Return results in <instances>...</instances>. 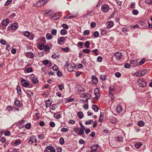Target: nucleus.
Returning a JSON list of instances; mask_svg holds the SVG:
<instances>
[{
    "label": "nucleus",
    "instance_id": "1",
    "mask_svg": "<svg viewBox=\"0 0 152 152\" xmlns=\"http://www.w3.org/2000/svg\"><path fill=\"white\" fill-rule=\"evenodd\" d=\"M65 66H66L67 67L68 70L69 72L72 71L76 68L74 64H72L71 65H70L67 62H66Z\"/></svg>",
    "mask_w": 152,
    "mask_h": 152
},
{
    "label": "nucleus",
    "instance_id": "2",
    "mask_svg": "<svg viewBox=\"0 0 152 152\" xmlns=\"http://www.w3.org/2000/svg\"><path fill=\"white\" fill-rule=\"evenodd\" d=\"M138 83L139 86L142 87H144L147 85L146 83L143 79L140 78L137 81Z\"/></svg>",
    "mask_w": 152,
    "mask_h": 152
},
{
    "label": "nucleus",
    "instance_id": "3",
    "mask_svg": "<svg viewBox=\"0 0 152 152\" xmlns=\"http://www.w3.org/2000/svg\"><path fill=\"white\" fill-rule=\"evenodd\" d=\"M49 0H40L37 3L36 5L37 7H41L45 4L48 2Z\"/></svg>",
    "mask_w": 152,
    "mask_h": 152
},
{
    "label": "nucleus",
    "instance_id": "4",
    "mask_svg": "<svg viewBox=\"0 0 152 152\" xmlns=\"http://www.w3.org/2000/svg\"><path fill=\"white\" fill-rule=\"evenodd\" d=\"M21 83L22 86L24 87H27L30 85L28 81L23 79L22 80Z\"/></svg>",
    "mask_w": 152,
    "mask_h": 152
},
{
    "label": "nucleus",
    "instance_id": "5",
    "mask_svg": "<svg viewBox=\"0 0 152 152\" xmlns=\"http://www.w3.org/2000/svg\"><path fill=\"white\" fill-rule=\"evenodd\" d=\"M109 7L107 4L103 5L102 6V10L104 12H107L109 10Z\"/></svg>",
    "mask_w": 152,
    "mask_h": 152
},
{
    "label": "nucleus",
    "instance_id": "6",
    "mask_svg": "<svg viewBox=\"0 0 152 152\" xmlns=\"http://www.w3.org/2000/svg\"><path fill=\"white\" fill-rule=\"evenodd\" d=\"M45 150L48 152H55V148L52 146L46 147Z\"/></svg>",
    "mask_w": 152,
    "mask_h": 152
},
{
    "label": "nucleus",
    "instance_id": "7",
    "mask_svg": "<svg viewBox=\"0 0 152 152\" xmlns=\"http://www.w3.org/2000/svg\"><path fill=\"white\" fill-rule=\"evenodd\" d=\"M94 94L95 96L94 97L95 100H97L98 98L100 96V94L99 88H96L94 90Z\"/></svg>",
    "mask_w": 152,
    "mask_h": 152
},
{
    "label": "nucleus",
    "instance_id": "8",
    "mask_svg": "<svg viewBox=\"0 0 152 152\" xmlns=\"http://www.w3.org/2000/svg\"><path fill=\"white\" fill-rule=\"evenodd\" d=\"M114 93V88L113 87H110L109 88V93L110 94L112 95L111 96L112 100H113L114 99V97L113 96V95Z\"/></svg>",
    "mask_w": 152,
    "mask_h": 152
},
{
    "label": "nucleus",
    "instance_id": "9",
    "mask_svg": "<svg viewBox=\"0 0 152 152\" xmlns=\"http://www.w3.org/2000/svg\"><path fill=\"white\" fill-rule=\"evenodd\" d=\"M37 141V139L36 137L34 136H32L30 137L28 142L29 143L32 144L34 143H36Z\"/></svg>",
    "mask_w": 152,
    "mask_h": 152
},
{
    "label": "nucleus",
    "instance_id": "10",
    "mask_svg": "<svg viewBox=\"0 0 152 152\" xmlns=\"http://www.w3.org/2000/svg\"><path fill=\"white\" fill-rule=\"evenodd\" d=\"M114 56L115 57L116 60L118 61L121 59L122 54L121 53L118 52L114 54Z\"/></svg>",
    "mask_w": 152,
    "mask_h": 152
},
{
    "label": "nucleus",
    "instance_id": "11",
    "mask_svg": "<svg viewBox=\"0 0 152 152\" xmlns=\"http://www.w3.org/2000/svg\"><path fill=\"white\" fill-rule=\"evenodd\" d=\"M59 16L58 15V13H55L53 15L50 16V18L53 20H56L59 18Z\"/></svg>",
    "mask_w": 152,
    "mask_h": 152
},
{
    "label": "nucleus",
    "instance_id": "12",
    "mask_svg": "<svg viewBox=\"0 0 152 152\" xmlns=\"http://www.w3.org/2000/svg\"><path fill=\"white\" fill-rule=\"evenodd\" d=\"M77 15V13L76 12L74 14H72V15L69 16V15L64 16V19H70L72 18H74Z\"/></svg>",
    "mask_w": 152,
    "mask_h": 152
},
{
    "label": "nucleus",
    "instance_id": "13",
    "mask_svg": "<svg viewBox=\"0 0 152 152\" xmlns=\"http://www.w3.org/2000/svg\"><path fill=\"white\" fill-rule=\"evenodd\" d=\"M26 56L27 57L32 58L34 57V54L31 52H27L26 53Z\"/></svg>",
    "mask_w": 152,
    "mask_h": 152
},
{
    "label": "nucleus",
    "instance_id": "14",
    "mask_svg": "<svg viewBox=\"0 0 152 152\" xmlns=\"http://www.w3.org/2000/svg\"><path fill=\"white\" fill-rule=\"evenodd\" d=\"M123 110L122 107L120 106H117L116 108V111L118 113H121Z\"/></svg>",
    "mask_w": 152,
    "mask_h": 152
},
{
    "label": "nucleus",
    "instance_id": "15",
    "mask_svg": "<svg viewBox=\"0 0 152 152\" xmlns=\"http://www.w3.org/2000/svg\"><path fill=\"white\" fill-rule=\"evenodd\" d=\"M137 62L135 61L132 60L131 61L130 66L132 67H135L138 65Z\"/></svg>",
    "mask_w": 152,
    "mask_h": 152
},
{
    "label": "nucleus",
    "instance_id": "16",
    "mask_svg": "<svg viewBox=\"0 0 152 152\" xmlns=\"http://www.w3.org/2000/svg\"><path fill=\"white\" fill-rule=\"evenodd\" d=\"M85 129L80 128L78 132L77 133L78 135L80 136L82 135L84 133V130Z\"/></svg>",
    "mask_w": 152,
    "mask_h": 152
},
{
    "label": "nucleus",
    "instance_id": "17",
    "mask_svg": "<svg viewBox=\"0 0 152 152\" xmlns=\"http://www.w3.org/2000/svg\"><path fill=\"white\" fill-rule=\"evenodd\" d=\"M142 145V144L141 142H138L135 144V146L136 148L139 149L141 147Z\"/></svg>",
    "mask_w": 152,
    "mask_h": 152
},
{
    "label": "nucleus",
    "instance_id": "18",
    "mask_svg": "<svg viewBox=\"0 0 152 152\" xmlns=\"http://www.w3.org/2000/svg\"><path fill=\"white\" fill-rule=\"evenodd\" d=\"M92 81L94 84H96L98 83L97 78L94 76H92Z\"/></svg>",
    "mask_w": 152,
    "mask_h": 152
},
{
    "label": "nucleus",
    "instance_id": "19",
    "mask_svg": "<svg viewBox=\"0 0 152 152\" xmlns=\"http://www.w3.org/2000/svg\"><path fill=\"white\" fill-rule=\"evenodd\" d=\"M65 37H61L58 41V43L59 44H63L64 43L63 42L65 40Z\"/></svg>",
    "mask_w": 152,
    "mask_h": 152
},
{
    "label": "nucleus",
    "instance_id": "20",
    "mask_svg": "<svg viewBox=\"0 0 152 152\" xmlns=\"http://www.w3.org/2000/svg\"><path fill=\"white\" fill-rule=\"evenodd\" d=\"M31 79L32 82L36 84L38 82V80H37V78L36 77H31Z\"/></svg>",
    "mask_w": 152,
    "mask_h": 152
},
{
    "label": "nucleus",
    "instance_id": "21",
    "mask_svg": "<svg viewBox=\"0 0 152 152\" xmlns=\"http://www.w3.org/2000/svg\"><path fill=\"white\" fill-rule=\"evenodd\" d=\"M107 27L108 28H110L114 25V23L113 22H109L107 23Z\"/></svg>",
    "mask_w": 152,
    "mask_h": 152
},
{
    "label": "nucleus",
    "instance_id": "22",
    "mask_svg": "<svg viewBox=\"0 0 152 152\" xmlns=\"http://www.w3.org/2000/svg\"><path fill=\"white\" fill-rule=\"evenodd\" d=\"M9 20L7 19H4L2 21V25L3 26L7 25L9 23Z\"/></svg>",
    "mask_w": 152,
    "mask_h": 152
},
{
    "label": "nucleus",
    "instance_id": "23",
    "mask_svg": "<svg viewBox=\"0 0 152 152\" xmlns=\"http://www.w3.org/2000/svg\"><path fill=\"white\" fill-rule=\"evenodd\" d=\"M54 12V11L53 10H50L49 11H48V12H47V11H45V14L47 15V16L51 15Z\"/></svg>",
    "mask_w": 152,
    "mask_h": 152
},
{
    "label": "nucleus",
    "instance_id": "24",
    "mask_svg": "<svg viewBox=\"0 0 152 152\" xmlns=\"http://www.w3.org/2000/svg\"><path fill=\"white\" fill-rule=\"evenodd\" d=\"M18 28V24L16 23H14L11 25V28L12 29L15 30Z\"/></svg>",
    "mask_w": 152,
    "mask_h": 152
},
{
    "label": "nucleus",
    "instance_id": "25",
    "mask_svg": "<svg viewBox=\"0 0 152 152\" xmlns=\"http://www.w3.org/2000/svg\"><path fill=\"white\" fill-rule=\"evenodd\" d=\"M21 142V140L20 139H18L16 141L14 142L15 146H16L19 145Z\"/></svg>",
    "mask_w": 152,
    "mask_h": 152
},
{
    "label": "nucleus",
    "instance_id": "26",
    "mask_svg": "<svg viewBox=\"0 0 152 152\" xmlns=\"http://www.w3.org/2000/svg\"><path fill=\"white\" fill-rule=\"evenodd\" d=\"M104 116V113H101L100 116L99 118V122H102L103 121V116Z\"/></svg>",
    "mask_w": 152,
    "mask_h": 152
},
{
    "label": "nucleus",
    "instance_id": "27",
    "mask_svg": "<svg viewBox=\"0 0 152 152\" xmlns=\"http://www.w3.org/2000/svg\"><path fill=\"white\" fill-rule=\"evenodd\" d=\"M92 108L95 112H97L99 110L97 106L95 105H92Z\"/></svg>",
    "mask_w": 152,
    "mask_h": 152
},
{
    "label": "nucleus",
    "instance_id": "28",
    "mask_svg": "<svg viewBox=\"0 0 152 152\" xmlns=\"http://www.w3.org/2000/svg\"><path fill=\"white\" fill-rule=\"evenodd\" d=\"M52 38L51 34L50 33H48L46 35V38L48 40H50Z\"/></svg>",
    "mask_w": 152,
    "mask_h": 152
},
{
    "label": "nucleus",
    "instance_id": "29",
    "mask_svg": "<svg viewBox=\"0 0 152 152\" xmlns=\"http://www.w3.org/2000/svg\"><path fill=\"white\" fill-rule=\"evenodd\" d=\"M99 146L98 145H95L91 147V149L92 150L94 151H95L97 148Z\"/></svg>",
    "mask_w": 152,
    "mask_h": 152
},
{
    "label": "nucleus",
    "instance_id": "30",
    "mask_svg": "<svg viewBox=\"0 0 152 152\" xmlns=\"http://www.w3.org/2000/svg\"><path fill=\"white\" fill-rule=\"evenodd\" d=\"M78 117L80 119L82 118L83 117V113L81 111L78 112L77 114Z\"/></svg>",
    "mask_w": 152,
    "mask_h": 152
},
{
    "label": "nucleus",
    "instance_id": "31",
    "mask_svg": "<svg viewBox=\"0 0 152 152\" xmlns=\"http://www.w3.org/2000/svg\"><path fill=\"white\" fill-rule=\"evenodd\" d=\"M59 55L54 53L53 55H52L51 57L53 58L54 59H57L59 58Z\"/></svg>",
    "mask_w": 152,
    "mask_h": 152
},
{
    "label": "nucleus",
    "instance_id": "32",
    "mask_svg": "<svg viewBox=\"0 0 152 152\" xmlns=\"http://www.w3.org/2000/svg\"><path fill=\"white\" fill-rule=\"evenodd\" d=\"M51 102L49 100H47L45 102L46 107H49L51 105Z\"/></svg>",
    "mask_w": 152,
    "mask_h": 152
},
{
    "label": "nucleus",
    "instance_id": "33",
    "mask_svg": "<svg viewBox=\"0 0 152 152\" xmlns=\"http://www.w3.org/2000/svg\"><path fill=\"white\" fill-rule=\"evenodd\" d=\"M144 123L142 121H140L137 123V125L140 126H144Z\"/></svg>",
    "mask_w": 152,
    "mask_h": 152
},
{
    "label": "nucleus",
    "instance_id": "34",
    "mask_svg": "<svg viewBox=\"0 0 152 152\" xmlns=\"http://www.w3.org/2000/svg\"><path fill=\"white\" fill-rule=\"evenodd\" d=\"M59 143L61 145H63L64 143V138L63 137H61L59 141Z\"/></svg>",
    "mask_w": 152,
    "mask_h": 152
},
{
    "label": "nucleus",
    "instance_id": "35",
    "mask_svg": "<svg viewBox=\"0 0 152 152\" xmlns=\"http://www.w3.org/2000/svg\"><path fill=\"white\" fill-rule=\"evenodd\" d=\"M54 118L56 119H59L61 118V115L60 114L55 113L54 115Z\"/></svg>",
    "mask_w": 152,
    "mask_h": 152
},
{
    "label": "nucleus",
    "instance_id": "36",
    "mask_svg": "<svg viewBox=\"0 0 152 152\" xmlns=\"http://www.w3.org/2000/svg\"><path fill=\"white\" fill-rule=\"evenodd\" d=\"M16 89L18 93L19 94H20L21 93V90L20 87L19 86H17L16 88Z\"/></svg>",
    "mask_w": 152,
    "mask_h": 152
},
{
    "label": "nucleus",
    "instance_id": "37",
    "mask_svg": "<svg viewBox=\"0 0 152 152\" xmlns=\"http://www.w3.org/2000/svg\"><path fill=\"white\" fill-rule=\"evenodd\" d=\"M99 33L98 31H95L93 34V35L95 38L97 37H99Z\"/></svg>",
    "mask_w": 152,
    "mask_h": 152
},
{
    "label": "nucleus",
    "instance_id": "38",
    "mask_svg": "<svg viewBox=\"0 0 152 152\" xmlns=\"http://www.w3.org/2000/svg\"><path fill=\"white\" fill-rule=\"evenodd\" d=\"M20 102L19 100H16L15 101V104L17 107H19Z\"/></svg>",
    "mask_w": 152,
    "mask_h": 152
},
{
    "label": "nucleus",
    "instance_id": "39",
    "mask_svg": "<svg viewBox=\"0 0 152 152\" xmlns=\"http://www.w3.org/2000/svg\"><path fill=\"white\" fill-rule=\"evenodd\" d=\"M67 31L64 29H62L61 31V34L62 35H64L66 34Z\"/></svg>",
    "mask_w": 152,
    "mask_h": 152
},
{
    "label": "nucleus",
    "instance_id": "40",
    "mask_svg": "<svg viewBox=\"0 0 152 152\" xmlns=\"http://www.w3.org/2000/svg\"><path fill=\"white\" fill-rule=\"evenodd\" d=\"M58 87L60 90H62L64 88V85L63 84H60L58 86Z\"/></svg>",
    "mask_w": 152,
    "mask_h": 152
},
{
    "label": "nucleus",
    "instance_id": "41",
    "mask_svg": "<svg viewBox=\"0 0 152 152\" xmlns=\"http://www.w3.org/2000/svg\"><path fill=\"white\" fill-rule=\"evenodd\" d=\"M89 33L90 31L88 30H85L83 32V34L84 35H86L89 34Z\"/></svg>",
    "mask_w": 152,
    "mask_h": 152
},
{
    "label": "nucleus",
    "instance_id": "42",
    "mask_svg": "<svg viewBox=\"0 0 152 152\" xmlns=\"http://www.w3.org/2000/svg\"><path fill=\"white\" fill-rule=\"evenodd\" d=\"M147 73V71L145 70H143L141 72V76L145 75Z\"/></svg>",
    "mask_w": 152,
    "mask_h": 152
},
{
    "label": "nucleus",
    "instance_id": "43",
    "mask_svg": "<svg viewBox=\"0 0 152 152\" xmlns=\"http://www.w3.org/2000/svg\"><path fill=\"white\" fill-rule=\"evenodd\" d=\"M68 130V129L65 128H62L61 129V132H67Z\"/></svg>",
    "mask_w": 152,
    "mask_h": 152
},
{
    "label": "nucleus",
    "instance_id": "44",
    "mask_svg": "<svg viewBox=\"0 0 152 152\" xmlns=\"http://www.w3.org/2000/svg\"><path fill=\"white\" fill-rule=\"evenodd\" d=\"M90 42L88 41H87L86 42L85 45L86 48H88L89 47Z\"/></svg>",
    "mask_w": 152,
    "mask_h": 152
},
{
    "label": "nucleus",
    "instance_id": "45",
    "mask_svg": "<svg viewBox=\"0 0 152 152\" xmlns=\"http://www.w3.org/2000/svg\"><path fill=\"white\" fill-rule=\"evenodd\" d=\"M134 75L138 77H141V72H137L134 73Z\"/></svg>",
    "mask_w": 152,
    "mask_h": 152
},
{
    "label": "nucleus",
    "instance_id": "46",
    "mask_svg": "<svg viewBox=\"0 0 152 152\" xmlns=\"http://www.w3.org/2000/svg\"><path fill=\"white\" fill-rule=\"evenodd\" d=\"M91 27L92 28H94L96 26V23L94 22H92L90 24Z\"/></svg>",
    "mask_w": 152,
    "mask_h": 152
},
{
    "label": "nucleus",
    "instance_id": "47",
    "mask_svg": "<svg viewBox=\"0 0 152 152\" xmlns=\"http://www.w3.org/2000/svg\"><path fill=\"white\" fill-rule=\"evenodd\" d=\"M23 35L26 37H28L30 36L29 33L28 31H25L23 33Z\"/></svg>",
    "mask_w": 152,
    "mask_h": 152
},
{
    "label": "nucleus",
    "instance_id": "48",
    "mask_svg": "<svg viewBox=\"0 0 152 152\" xmlns=\"http://www.w3.org/2000/svg\"><path fill=\"white\" fill-rule=\"evenodd\" d=\"M129 31V29L127 27H123L122 28V31L124 32H126L128 31Z\"/></svg>",
    "mask_w": 152,
    "mask_h": 152
},
{
    "label": "nucleus",
    "instance_id": "49",
    "mask_svg": "<svg viewBox=\"0 0 152 152\" xmlns=\"http://www.w3.org/2000/svg\"><path fill=\"white\" fill-rule=\"evenodd\" d=\"M61 50L66 52H68L69 51V48L68 47H66L65 48H62Z\"/></svg>",
    "mask_w": 152,
    "mask_h": 152
},
{
    "label": "nucleus",
    "instance_id": "50",
    "mask_svg": "<svg viewBox=\"0 0 152 152\" xmlns=\"http://www.w3.org/2000/svg\"><path fill=\"white\" fill-rule=\"evenodd\" d=\"M138 11L137 10H134L132 11V13L134 15H137L138 13Z\"/></svg>",
    "mask_w": 152,
    "mask_h": 152
},
{
    "label": "nucleus",
    "instance_id": "51",
    "mask_svg": "<svg viewBox=\"0 0 152 152\" xmlns=\"http://www.w3.org/2000/svg\"><path fill=\"white\" fill-rule=\"evenodd\" d=\"M51 33L53 35H56L57 34V30L55 29L53 30Z\"/></svg>",
    "mask_w": 152,
    "mask_h": 152
},
{
    "label": "nucleus",
    "instance_id": "52",
    "mask_svg": "<svg viewBox=\"0 0 152 152\" xmlns=\"http://www.w3.org/2000/svg\"><path fill=\"white\" fill-rule=\"evenodd\" d=\"M44 44L40 45H39V48L40 50H42L44 48Z\"/></svg>",
    "mask_w": 152,
    "mask_h": 152
},
{
    "label": "nucleus",
    "instance_id": "53",
    "mask_svg": "<svg viewBox=\"0 0 152 152\" xmlns=\"http://www.w3.org/2000/svg\"><path fill=\"white\" fill-rule=\"evenodd\" d=\"M31 127V125L29 123L27 124L25 126V128L28 129H30Z\"/></svg>",
    "mask_w": 152,
    "mask_h": 152
},
{
    "label": "nucleus",
    "instance_id": "54",
    "mask_svg": "<svg viewBox=\"0 0 152 152\" xmlns=\"http://www.w3.org/2000/svg\"><path fill=\"white\" fill-rule=\"evenodd\" d=\"M83 52L85 53H88L90 52V50L89 49H85L83 50Z\"/></svg>",
    "mask_w": 152,
    "mask_h": 152
},
{
    "label": "nucleus",
    "instance_id": "55",
    "mask_svg": "<svg viewBox=\"0 0 152 152\" xmlns=\"http://www.w3.org/2000/svg\"><path fill=\"white\" fill-rule=\"evenodd\" d=\"M62 26L64 28L66 29H68L69 28V26L65 24H63L62 25Z\"/></svg>",
    "mask_w": 152,
    "mask_h": 152
},
{
    "label": "nucleus",
    "instance_id": "56",
    "mask_svg": "<svg viewBox=\"0 0 152 152\" xmlns=\"http://www.w3.org/2000/svg\"><path fill=\"white\" fill-rule=\"evenodd\" d=\"M12 1V0H7V1L5 3V5L6 6L10 4Z\"/></svg>",
    "mask_w": 152,
    "mask_h": 152
},
{
    "label": "nucleus",
    "instance_id": "57",
    "mask_svg": "<svg viewBox=\"0 0 152 152\" xmlns=\"http://www.w3.org/2000/svg\"><path fill=\"white\" fill-rule=\"evenodd\" d=\"M115 75L117 77H119L121 76V74L120 72H117L115 73Z\"/></svg>",
    "mask_w": 152,
    "mask_h": 152
},
{
    "label": "nucleus",
    "instance_id": "58",
    "mask_svg": "<svg viewBox=\"0 0 152 152\" xmlns=\"http://www.w3.org/2000/svg\"><path fill=\"white\" fill-rule=\"evenodd\" d=\"M145 60V58L142 59L139 62V64L140 65H142V64L144 62Z\"/></svg>",
    "mask_w": 152,
    "mask_h": 152
},
{
    "label": "nucleus",
    "instance_id": "59",
    "mask_svg": "<svg viewBox=\"0 0 152 152\" xmlns=\"http://www.w3.org/2000/svg\"><path fill=\"white\" fill-rule=\"evenodd\" d=\"M58 69V67L56 65L54 66L53 67L52 69L54 71H57Z\"/></svg>",
    "mask_w": 152,
    "mask_h": 152
},
{
    "label": "nucleus",
    "instance_id": "60",
    "mask_svg": "<svg viewBox=\"0 0 152 152\" xmlns=\"http://www.w3.org/2000/svg\"><path fill=\"white\" fill-rule=\"evenodd\" d=\"M40 39L42 41L43 43H45L46 42V40L44 37H41L40 38Z\"/></svg>",
    "mask_w": 152,
    "mask_h": 152
},
{
    "label": "nucleus",
    "instance_id": "61",
    "mask_svg": "<svg viewBox=\"0 0 152 152\" xmlns=\"http://www.w3.org/2000/svg\"><path fill=\"white\" fill-rule=\"evenodd\" d=\"M32 70V68L31 67L28 68H27V69H26V72L28 73L30 72H31Z\"/></svg>",
    "mask_w": 152,
    "mask_h": 152
},
{
    "label": "nucleus",
    "instance_id": "62",
    "mask_svg": "<svg viewBox=\"0 0 152 152\" xmlns=\"http://www.w3.org/2000/svg\"><path fill=\"white\" fill-rule=\"evenodd\" d=\"M93 121L92 120H89L85 122V124L86 125L90 124Z\"/></svg>",
    "mask_w": 152,
    "mask_h": 152
},
{
    "label": "nucleus",
    "instance_id": "63",
    "mask_svg": "<svg viewBox=\"0 0 152 152\" xmlns=\"http://www.w3.org/2000/svg\"><path fill=\"white\" fill-rule=\"evenodd\" d=\"M49 61L48 60H45L43 61V63L45 65H47L48 64Z\"/></svg>",
    "mask_w": 152,
    "mask_h": 152
},
{
    "label": "nucleus",
    "instance_id": "64",
    "mask_svg": "<svg viewBox=\"0 0 152 152\" xmlns=\"http://www.w3.org/2000/svg\"><path fill=\"white\" fill-rule=\"evenodd\" d=\"M1 43L3 45H5L6 43V41L4 39H1L0 41Z\"/></svg>",
    "mask_w": 152,
    "mask_h": 152
}]
</instances>
